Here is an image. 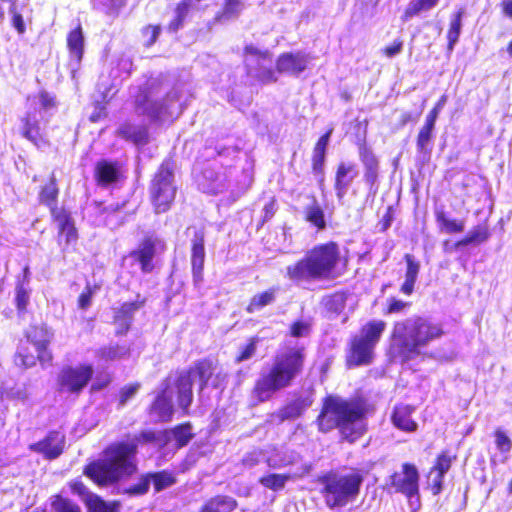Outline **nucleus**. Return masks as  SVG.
<instances>
[{"instance_id":"nucleus-1","label":"nucleus","mask_w":512,"mask_h":512,"mask_svg":"<svg viewBox=\"0 0 512 512\" xmlns=\"http://www.w3.org/2000/svg\"><path fill=\"white\" fill-rule=\"evenodd\" d=\"M134 440L109 444L102 452L103 458L87 463L83 468V474L99 487L115 485L130 479L138 471L137 444L154 443L159 448H165L170 443V431L169 429L158 432L152 429L142 430Z\"/></svg>"},{"instance_id":"nucleus-2","label":"nucleus","mask_w":512,"mask_h":512,"mask_svg":"<svg viewBox=\"0 0 512 512\" xmlns=\"http://www.w3.org/2000/svg\"><path fill=\"white\" fill-rule=\"evenodd\" d=\"M374 411V405L363 394L348 398L328 394L322 398L315 424L320 433L337 430L342 442L353 444L366 433L364 422Z\"/></svg>"},{"instance_id":"nucleus-3","label":"nucleus","mask_w":512,"mask_h":512,"mask_svg":"<svg viewBox=\"0 0 512 512\" xmlns=\"http://www.w3.org/2000/svg\"><path fill=\"white\" fill-rule=\"evenodd\" d=\"M445 334L441 323L423 316H413L393 322L387 355L391 362L405 364L417 358L423 348Z\"/></svg>"},{"instance_id":"nucleus-4","label":"nucleus","mask_w":512,"mask_h":512,"mask_svg":"<svg viewBox=\"0 0 512 512\" xmlns=\"http://www.w3.org/2000/svg\"><path fill=\"white\" fill-rule=\"evenodd\" d=\"M349 258L342 255L340 245L333 240L318 243L304 256L286 267V277L293 283L331 281L348 271Z\"/></svg>"},{"instance_id":"nucleus-5","label":"nucleus","mask_w":512,"mask_h":512,"mask_svg":"<svg viewBox=\"0 0 512 512\" xmlns=\"http://www.w3.org/2000/svg\"><path fill=\"white\" fill-rule=\"evenodd\" d=\"M306 365V348L289 346L278 352L271 364L261 371L251 389L253 398L259 403L271 400L276 393L293 385Z\"/></svg>"},{"instance_id":"nucleus-6","label":"nucleus","mask_w":512,"mask_h":512,"mask_svg":"<svg viewBox=\"0 0 512 512\" xmlns=\"http://www.w3.org/2000/svg\"><path fill=\"white\" fill-rule=\"evenodd\" d=\"M365 472L358 467L330 469L318 474L314 482L325 506L330 510L342 509L355 501L361 492Z\"/></svg>"},{"instance_id":"nucleus-7","label":"nucleus","mask_w":512,"mask_h":512,"mask_svg":"<svg viewBox=\"0 0 512 512\" xmlns=\"http://www.w3.org/2000/svg\"><path fill=\"white\" fill-rule=\"evenodd\" d=\"M217 366V360L210 357L198 359L186 370H178L173 377L175 379V398L178 408L183 415H189L193 403V385L195 375L198 380L199 390L207 388Z\"/></svg>"},{"instance_id":"nucleus-8","label":"nucleus","mask_w":512,"mask_h":512,"mask_svg":"<svg viewBox=\"0 0 512 512\" xmlns=\"http://www.w3.org/2000/svg\"><path fill=\"white\" fill-rule=\"evenodd\" d=\"M385 329L384 320H370L365 323L360 329V334L352 336L347 345L345 366L352 369L370 365L375 357V347Z\"/></svg>"},{"instance_id":"nucleus-9","label":"nucleus","mask_w":512,"mask_h":512,"mask_svg":"<svg viewBox=\"0 0 512 512\" xmlns=\"http://www.w3.org/2000/svg\"><path fill=\"white\" fill-rule=\"evenodd\" d=\"M174 157L165 158L153 174L149 184V199L156 214L169 211L176 199Z\"/></svg>"},{"instance_id":"nucleus-10","label":"nucleus","mask_w":512,"mask_h":512,"mask_svg":"<svg viewBox=\"0 0 512 512\" xmlns=\"http://www.w3.org/2000/svg\"><path fill=\"white\" fill-rule=\"evenodd\" d=\"M94 374L92 364L66 365L57 375L56 385L60 393L79 396L89 384Z\"/></svg>"},{"instance_id":"nucleus-11","label":"nucleus","mask_w":512,"mask_h":512,"mask_svg":"<svg viewBox=\"0 0 512 512\" xmlns=\"http://www.w3.org/2000/svg\"><path fill=\"white\" fill-rule=\"evenodd\" d=\"M176 483L177 477L173 471L163 469L154 472H146L138 477L136 483L125 487L122 493L130 497H138L148 493L150 484H152L154 492L159 493Z\"/></svg>"},{"instance_id":"nucleus-12","label":"nucleus","mask_w":512,"mask_h":512,"mask_svg":"<svg viewBox=\"0 0 512 512\" xmlns=\"http://www.w3.org/2000/svg\"><path fill=\"white\" fill-rule=\"evenodd\" d=\"M175 393V379L166 376L161 382L160 389L147 407V412L153 416L156 422L168 423L172 421L175 414L172 393Z\"/></svg>"},{"instance_id":"nucleus-13","label":"nucleus","mask_w":512,"mask_h":512,"mask_svg":"<svg viewBox=\"0 0 512 512\" xmlns=\"http://www.w3.org/2000/svg\"><path fill=\"white\" fill-rule=\"evenodd\" d=\"M53 336L52 328L45 322L32 323L24 330V337L39 353V363L43 368L52 366L54 362L53 352L49 348Z\"/></svg>"},{"instance_id":"nucleus-14","label":"nucleus","mask_w":512,"mask_h":512,"mask_svg":"<svg viewBox=\"0 0 512 512\" xmlns=\"http://www.w3.org/2000/svg\"><path fill=\"white\" fill-rule=\"evenodd\" d=\"M419 471L415 464L405 462L401 471H395L389 476L388 487L395 493L403 494L407 499L419 497Z\"/></svg>"},{"instance_id":"nucleus-15","label":"nucleus","mask_w":512,"mask_h":512,"mask_svg":"<svg viewBox=\"0 0 512 512\" xmlns=\"http://www.w3.org/2000/svg\"><path fill=\"white\" fill-rule=\"evenodd\" d=\"M158 247L164 250L162 241L153 234L145 235L137 246L128 253L133 262L139 265L142 273L148 274L154 271L156 265L154 259L157 255Z\"/></svg>"},{"instance_id":"nucleus-16","label":"nucleus","mask_w":512,"mask_h":512,"mask_svg":"<svg viewBox=\"0 0 512 512\" xmlns=\"http://www.w3.org/2000/svg\"><path fill=\"white\" fill-rule=\"evenodd\" d=\"M52 222L57 225V241L65 250L70 245H75L78 238V229L72 213L65 206L54 208L50 211Z\"/></svg>"},{"instance_id":"nucleus-17","label":"nucleus","mask_w":512,"mask_h":512,"mask_svg":"<svg viewBox=\"0 0 512 512\" xmlns=\"http://www.w3.org/2000/svg\"><path fill=\"white\" fill-rule=\"evenodd\" d=\"M205 230L203 227L195 228L190 244V263L192 280L198 287L204 279V265L206 259Z\"/></svg>"},{"instance_id":"nucleus-18","label":"nucleus","mask_w":512,"mask_h":512,"mask_svg":"<svg viewBox=\"0 0 512 512\" xmlns=\"http://www.w3.org/2000/svg\"><path fill=\"white\" fill-rule=\"evenodd\" d=\"M64 447L65 435L60 431L51 430L43 439L31 444L29 449L48 460H53L64 452Z\"/></svg>"},{"instance_id":"nucleus-19","label":"nucleus","mask_w":512,"mask_h":512,"mask_svg":"<svg viewBox=\"0 0 512 512\" xmlns=\"http://www.w3.org/2000/svg\"><path fill=\"white\" fill-rule=\"evenodd\" d=\"M146 303V298L136 299L132 302H123L119 307L114 309L112 323L115 325V334L123 336L128 333L131 328L135 311L142 308Z\"/></svg>"},{"instance_id":"nucleus-20","label":"nucleus","mask_w":512,"mask_h":512,"mask_svg":"<svg viewBox=\"0 0 512 512\" xmlns=\"http://www.w3.org/2000/svg\"><path fill=\"white\" fill-rule=\"evenodd\" d=\"M359 159L364 167L363 180L374 194L378 190L379 160L365 142L359 145Z\"/></svg>"},{"instance_id":"nucleus-21","label":"nucleus","mask_w":512,"mask_h":512,"mask_svg":"<svg viewBox=\"0 0 512 512\" xmlns=\"http://www.w3.org/2000/svg\"><path fill=\"white\" fill-rule=\"evenodd\" d=\"M308 63L309 56L301 51H296L281 53L275 64L278 73L298 76L307 69Z\"/></svg>"},{"instance_id":"nucleus-22","label":"nucleus","mask_w":512,"mask_h":512,"mask_svg":"<svg viewBox=\"0 0 512 512\" xmlns=\"http://www.w3.org/2000/svg\"><path fill=\"white\" fill-rule=\"evenodd\" d=\"M415 407L409 404H397L394 406L390 420L395 428L406 433H414L418 429V423L412 418Z\"/></svg>"},{"instance_id":"nucleus-23","label":"nucleus","mask_w":512,"mask_h":512,"mask_svg":"<svg viewBox=\"0 0 512 512\" xmlns=\"http://www.w3.org/2000/svg\"><path fill=\"white\" fill-rule=\"evenodd\" d=\"M162 80L156 77H149L146 81L139 86L138 91L134 98V108L141 115H145L149 109L151 96L159 91L162 87Z\"/></svg>"},{"instance_id":"nucleus-24","label":"nucleus","mask_w":512,"mask_h":512,"mask_svg":"<svg viewBox=\"0 0 512 512\" xmlns=\"http://www.w3.org/2000/svg\"><path fill=\"white\" fill-rule=\"evenodd\" d=\"M60 188L58 179L54 172H51L47 180L38 187V203L48 208L49 212L54 208H59L58 199Z\"/></svg>"},{"instance_id":"nucleus-25","label":"nucleus","mask_w":512,"mask_h":512,"mask_svg":"<svg viewBox=\"0 0 512 512\" xmlns=\"http://www.w3.org/2000/svg\"><path fill=\"white\" fill-rule=\"evenodd\" d=\"M356 167L353 163L339 162L334 175V190L336 197L341 200L346 195L348 187L356 176Z\"/></svg>"},{"instance_id":"nucleus-26","label":"nucleus","mask_w":512,"mask_h":512,"mask_svg":"<svg viewBox=\"0 0 512 512\" xmlns=\"http://www.w3.org/2000/svg\"><path fill=\"white\" fill-rule=\"evenodd\" d=\"M121 175L120 164L117 161L99 160L96 163L94 178L99 186H108L119 180Z\"/></svg>"},{"instance_id":"nucleus-27","label":"nucleus","mask_w":512,"mask_h":512,"mask_svg":"<svg viewBox=\"0 0 512 512\" xmlns=\"http://www.w3.org/2000/svg\"><path fill=\"white\" fill-rule=\"evenodd\" d=\"M117 135L139 147L147 145L150 141V134L146 125H134L130 122L122 123L117 129Z\"/></svg>"},{"instance_id":"nucleus-28","label":"nucleus","mask_w":512,"mask_h":512,"mask_svg":"<svg viewBox=\"0 0 512 512\" xmlns=\"http://www.w3.org/2000/svg\"><path fill=\"white\" fill-rule=\"evenodd\" d=\"M238 501L227 494H215L206 499L198 509V512H235Z\"/></svg>"},{"instance_id":"nucleus-29","label":"nucleus","mask_w":512,"mask_h":512,"mask_svg":"<svg viewBox=\"0 0 512 512\" xmlns=\"http://www.w3.org/2000/svg\"><path fill=\"white\" fill-rule=\"evenodd\" d=\"M333 129H328L323 135H321L316 141L313 147V154L311 157V169L315 175H323L324 166L326 161L327 147Z\"/></svg>"},{"instance_id":"nucleus-30","label":"nucleus","mask_w":512,"mask_h":512,"mask_svg":"<svg viewBox=\"0 0 512 512\" xmlns=\"http://www.w3.org/2000/svg\"><path fill=\"white\" fill-rule=\"evenodd\" d=\"M313 404L311 396H298L288 401L279 410L281 421L293 420L302 416L305 411Z\"/></svg>"},{"instance_id":"nucleus-31","label":"nucleus","mask_w":512,"mask_h":512,"mask_svg":"<svg viewBox=\"0 0 512 512\" xmlns=\"http://www.w3.org/2000/svg\"><path fill=\"white\" fill-rule=\"evenodd\" d=\"M491 233L487 223H481L474 226L464 237L457 240L450 248H445L446 251H451L452 249H460L466 247L468 245H479L485 241H487L490 237Z\"/></svg>"},{"instance_id":"nucleus-32","label":"nucleus","mask_w":512,"mask_h":512,"mask_svg":"<svg viewBox=\"0 0 512 512\" xmlns=\"http://www.w3.org/2000/svg\"><path fill=\"white\" fill-rule=\"evenodd\" d=\"M279 288L271 286L263 291L254 294L248 301L245 311L253 314L261 311L267 306L273 305L276 302Z\"/></svg>"},{"instance_id":"nucleus-33","label":"nucleus","mask_w":512,"mask_h":512,"mask_svg":"<svg viewBox=\"0 0 512 512\" xmlns=\"http://www.w3.org/2000/svg\"><path fill=\"white\" fill-rule=\"evenodd\" d=\"M66 45L70 54V58L76 64H80L84 56V34L81 24L68 32L66 37Z\"/></svg>"},{"instance_id":"nucleus-34","label":"nucleus","mask_w":512,"mask_h":512,"mask_svg":"<svg viewBox=\"0 0 512 512\" xmlns=\"http://www.w3.org/2000/svg\"><path fill=\"white\" fill-rule=\"evenodd\" d=\"M404 260L406 262L405 280L400 286V291L404 295L410 296L415 289V283L420 271V262L409 253L404 255Z\"/></svg>"},{"instance_id":"nucleus-35","label":"nucleus","mask_w":512,"mask_h":512,"mask_svg":"<svg viewBox=\"0 0 512 512\" xmlns=\"http://www.w3.org/2000/svg\"><path fill=\"white\" fill-rule=\"evenodd\" d=\"M303 218L317 231H323L327 227L324 209L315 197L311 204L304 207Z\"/></svg>"},{"instance_id":"nucleus-36","label":"nucleus","mask_w":512,"mask_h":512,"mask_svg":"<svg viewBox=\"0 0 512 512\" xmlns=\"http://www.w3.org/2000/svg\"><path fill=\"white\" fill-rule=\"evenodd\" d=\"M22 123L23 128L21 134L23 137H25L37 147L48 144V141L42 132L38 121H31L30 118L25 117L22 119Z\"/></svg>"},{"instance_id":"nucleus-37","label":"nucleus","mask_w":512,"mask_h":512,"mask_svg":"<svg viewBox=\"0 0 512 512\" xmlns=\"http://www.w3.org/2000/svg\"><path fill=\"white\" fill-rule=\"evenodd\" d=\"M84 503L87 507V512H119L120 510L119 501L107 502L97 494L89 495L88 499H84Z\"/></svg>"},{"instance_id":"nucleus-38","label":"nucleus","mask_w":512,"mask_h":512,"mask_svg":"<svg viewBox=\"0 0 512 512\" xmlns=\"http://www.w3.org/2000/svg\"><path fill=\"white\" fill-rule=\"evenodd\" d=\"M464 15V9L460 8L452 14L449 28L447 31V51L452 52L455 44L459 40V36L462 28V17Z\"/></svg>"},{"instance_id":"nucleus-39","label":"nucleus","mask_w":512,"mask_h":512,"mask_svg":"<svg viewBox=\"0 0 512 512\" xmlns=\"http://www.w3.org/2000/svg\"><path fill=\"white\" fill-rule=\"evenodd\" d=\"M14 364L21 369H29L39 362V353L34 355L27 345L19 344L13 356Z\"/></svg>"},{"instance_id":"nucleus-40","label":"nucleus","mask_w":512,"mask_h":512,"mask_svg":"<svg viewBox=\"0 0 512 512\" xmlns=\"http://www.w3.org/2000/svg\"><path fill=\"white\" fill-rule=\"evenodd\" d=\"M456 460V452H453L448 448L443 449L437 454L433 466L430 468V473H440L446 475V473L451 469L453 462Z\"/></svg>"},{"instance_id":"nucleus-41","label":"nucleus","mask_w":512,"mask_h":512,"mask_svg":"<svg viewBox=\"0 0 512 512\" xmlns=\"http://www.w3.org/2000/svg\"><path fill=\"white\" fill-rule=\"evenodd\" d=\"M436 221L440 231L447 234L462 233L465 229V222L461 219H450L445 212L440 210L435 213Z\"/></svg>"},{"instance_id":"nucleus-42","label":"nucleus","mask_w":512,"mask_h":512,"mask_svg":"<svg viewBox=\"0 0 512 512\" xmlns=\"http://www.w3.org/2000/svg\"><path fill=\"white\" fill-rule=\"evenodd\" d=\"M169 431L170 437L173 436L175 440L176 449L185 447L194 437V434L192 433V425L190 422L177 424L172 429H169Z\"/></svg>"},{"instance_id":"nucleus-43","label":"nucleus","mask_w":512,"mask_h":512,"mask_svg":"<svg viewBox=\"0 0 512 512\" xmlns=\"http://www.w3.org/2000/svg\"><path fill=\"white\" fill-rule=\"evenodd\" d=\"M439 2L440 0H411L403 12L402 20L406 21L422 12L429 11L436 7Z\"/></svg>"},{"instance_id":"nucleus-44","label":"nucleus","mask_w":512,"mask_h":512,"mask_svg":"<svg viewBox=\"0 0 512 512\" xmlns=\"http://www.w3.org/2000/svg\"><path fill=\"white\" fill-rule=\"evenodd\" d=\"M293 479V476L285 473H271L267 475H263L259 478V483L267 489L272 491H278L285 487V484L288 480Z\"/></svg>"},{"instance_id":"nucleus-45","label":"nucleus","mask_w":512,"mask_h":512,"mask_svg":"<svg viewBox=\"0 0 512 512\" xmlns=\"http://www.w3.org/2000/svg\"><path fill=\"white\" fill-rule=\"evenodd\" d=\"M141 387V383L137 381L130 382L122 386L116 394L117 407H124L130 400H132L137 395Z\"/></svg>"},{"instance_id":"nucleus-46","label":"nucleus","mask_w":512,"mask_h":512,"mask_svg":"<svg viewBox=\"0 0 512 512\" xmlns=\"http://www.w3.org/2000/svg\"><path fill=\"white\" fill-rule=\"evenodd\" d=\"M347 299L348 293L345 291H336L332 293L328 296L325 304L327 311L336 315L341 314L345 310Z\"/></svg>"},{"instance_id":"nucleus-47","label":"nucleus","mask_w":512,"mask_h":512,"mask_svg":"<svg viewBox=\"0 0 512 512\" xmlns=\"http://www.w3.org/2000/svg\"><path fill=\"white\" fill-rule=\"evenodd\" d=\"M152 121L160 122L171 116L169 106L162 101H153L149 105L146 114Z\"/></svg>"},{"instance_id":"nucleus-48","label":"nucleus","mask_w":512,"mask_h":512,"mask_svg":"<svg viewBox=\"0 0 512 512\" xmlns=\"http://www.w3.org/2000/svg\"><path fill=\"white\" fill-rule=\"evenodd\" d=\"M242 7L241 0H224L221 10L216 14L215 19H231L236 17Z\"/></svg>"},{"instance_id":"nucleus-49","label":"nucleus","mask_w":512,"mask_h":512,"mask_svg":"<svg viewBox=\"0 0 512 512\" xmlns=\"http://www.w3.org/2000/svg\"><path fill=\"white\" fill-rule=\"evenodd\" d=\"M51 505L55 512H81L78 504L60 494L53 496Z\"/></svg>"},{"instance_id":"nucleus-50","label":"nucleus","mask_w":512,"mask_h":512,"mask_svg":"<svg viewBox=\"0 0 512 512\" xmlns=\"http://www.w3.org/2000/svg\"><path fill=\"white\" fill-rule=\"evenodd\" d=\"M259 341L260 339L257 336L250 337L235 356V363H241L252 358L257 351V344Z\"/></svg>"},{"instance_id":"nucleus-51","label":"nucleus","mask_w":512,"mask_h":512,"mask_svg":"<svg viewBox=\"0 0 512 512\" xmlns=\"http://www.w3.org/2000/svg\"><path fill=\"white\" fill-rule=\"evenodd\" d=\"M243 52L246 56L251 57V61L256 63L258 66L261 64L272 61V54L268 50H259L253 45H246L243 49Z\"/></svg>"},{"instance_id":"nucleus-52","label":"nucleus","mask_w":512,"mask_h":512,"mask_svg":"<svg viewBox=\"0 0 512 512\" xmlns=\"http://www.w3.org/2000/svg\"><path fill=\"white\" fill-rule=\"evenodd\" d=\"M312 328L311 321L304 319H297L293 321L288 330L289 336L293 338H302L310 334Z\"/></svg>"},{"instance_id":"nucleus-53","label":"nucleus","mask_w":512,"mask_h":512,"mask_svg":"<svg viewBox=\"0 0 512 512\" xmlns=\"http://www.w3.org/2000/svg\"><path fill=\"white\" fill-rule=\"evenodd\" d=\"M411 307V302L403 301L396 297H390L386 301V305L383 309L384 315L400 314Z\"/></svg>"},{"instance_id":"nucleus-54","label":"nucleus","mask_w":512,"mask_h":512,"mask_svg":"<svg viewBox=\"0 0 512 512\" xmlns=\"http://www.w3.org/2000/svg\"><path fill=\"white\" fill-rule=\"evenodd\" d=\"M128 0H100L99 7L111 17H117L121 10L126 7Z\"/></svg>"},{"instance_id":"nucleus-55","label":"nucleus","mask_w":512,"mask_h":512,"mask_svg":"<svg viewBox=\"0 0 512 512\" xmlns=\"http://www.w3.org/2000/svg\"><path fill=\"white\" fill-rule=\"evenodd\" d=\"M493 436L495 439L496 449L501 454H507L511 451L512 441L503 429L496 428L493 432Z\"/></svg>"},{"instance_id":"nucleus-56","label":"nucleus","mask_w":512,"mask_h":512,"mask_svg":"<svg viewBox=\"0 0 512 512\" xmlns=\"http://www.w3.org/2000/svg\"><path fill=\"white\" fill-rule=\"evenodd\" d=\"M29 300L28 290L22 284H18L15 290L14 302L19 315L26 313Z\"/></svg>"},{"instance_id":"nucleus-57","label":"nucleus","mask_w":512,"mask_h":512,"mask_svg":"<svg viewBox=\"0 0 512 512\" xmlns=\"http://www.w3.org/2000/svg\"><path fill=\"white\" fill-rule=\"evenodd\" d=\"M160 33L161 26L159 24H148L142 27L141 34L145 38L144 46L152 47L157 42Z\"/></svg>"},{"instance_id":"nucleus-58","label":"nucleus","mask_w":512,"mask_h":512,"mask_svg":"<svg viewBox=\"0 0 512 512\" xmlns=\"http://www.w3.org/2000/svg\"><path fill=\"white\" fill-rule=\"evenodd\" d=\"M434 128L435 126L426 123H424L420 128L416 138V146L418 151H424L427 144L432 140Z\"/></svg>"},{"instance_id":"nucleus-59","label":"nucleus","mask_w":512,"mask_h":512,"mask_svg":"<svg viewBox=\"0 0 512 512\" xmlns=\"http://www.w3.org/2000/svg\"><path fill=\"white\" fill-rule=\"evenodd\" d=\"M9 4V11L12 14L11 24L19 34H24L26 26L23 20V16L16 9V0L13 2H7Z\"/></svg>"},{"instance_id":"nucleus-60","label":"nucleus","mask_w":512,"mask_h":512,"mask_svg":"<svg viewBox=\"0 0 512 512\" xmlns=\"http://www.w3.org/2000/svg\"><path fill=\"white\" fill-rule=\"evenodd\" d=\"M174 17L167 24V31L169 33H177L185 24L187 16L180 11L174 9Z\"/></svg>"},{"instance_id":"nucleus-61","label":"nucleus","mask_w":512,"mask_h":512,"mask_svg":"<svg viewBox=\"0 0 512 512\" xmlns=\"http://www.w3.org/2000/svg\"><path fill=\"white\" fill-rule=\"evenodd\" d=\"M94 288L87 284L77 299V305L80 309L86 310L92 303Z\"/></svg>"},{"instance_id":"nucleus-62","label":"nucleus","mask_w":512,"mask_h":512,"mask_svg":"<svg viewBox=\"0 0 512 512\" xmlns=\"http://www.w3.org/2000/svg\"><path fill=\"white\" fill-rule=\"evenodd\" d=\"M69 487L74 494L83 497V500L88 499V496L93 494L89 492L86 485L79 479L72 480L69 483Z\"/></svg>"},{"instance_id":"nucleus-63","label":"nucleus","mask_w":512,"mask_h":512,"mask_svg":"<svg viewBox=\"0 0 512 512\" xmlns=\"http://www.w3.org/2000/svg\"><path fill=\"white\" fill-rule=\"evenodd\" d=\"M394 219V210L392 206H388L383 217L378 222L379 231L386 232Z\"/></svg>"},{"instance_id":"nucleus-64","label":"nucleus","mask_w":512,"mask_h":512,"mask_svg":"<svg viewBox=\"0 0 512 512\" xmlns=\"http://www.w3.org/2000/svg\"><path fill=\"white\" fill-rule=\"evenodd\" d=\"M257 79L264 84L275 83L278 80L275 70L267 68L259 71L256 75Z\"/></svg>"}]
</instances>
